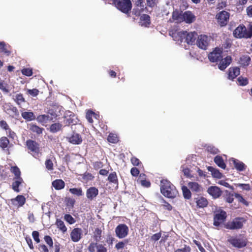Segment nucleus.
<instances>
[{"label": "nucleus", "mask_w": 252, "mask_h": 252, "mask_svg": "<svg viewBox=\"0 0 252 252\" xmlns=\"http://www.w3.org/2000/svg\"><path fill=\"white\" fill-rule=\"evenodd\" d=\"M160 192L168 198H173L177 194L175 187L167 180H162L160 183Z\"/></svg>", "instance_id": "f257e3e1"}, {"label": "nucleus", "mask_w": 252, "mask_h": 252, "mask_svg": "<svg viewBox=\"0 0 252 252\" xmlns=\"http://www.w3.org/2000/svg\"><path fill=\"white\" fill-rule=\"evenodd\" d=\"M233 35L238 38H251L252 37V24H250L247 28L244 25H240L234 31Z\"/></svg>", "instance_id": "f03ea898"}, {"label": "nucleus", "mask_w": 252, "mask_h": 252, "mask_svg": "<svg viewBox=\"0 0 252 252\" xmlns=\"http://www.w3.org/2000/svg\"><path fill=\"white\" fill-rule=\"evenodd\" d=\"M115 6L121 12L125 14H129L132 8V3L130 0H113Z\"/></svg>", "instance_id": "7ed1b4c3"}, {"label": "nucleus", "mask_w": 252, "mask_h": 252, "mask_svg": "<svg viewBox=\"0 0 252 252\" xmlns=\"http://www.w3.org/2000/svg\"><path fill=\"white\" fill-rule=\"evenodd\" d=\"M244 221L245 220L243 218H236L232 221H228L225 224V227L231 230L239 229L243 227Z\"/></svg>", "instance_id": "20e7f679"}, {"label": "nucleus", "mask_w": 252, "mask_h": 252, "mask_svg": "<svg viewBox=\"0 0 252 252\" xmlns=\"http://www.w3.org/2000/svg\"><path fill=\"white\" fill-rule=\"evenodd\" d=\"M230 17L229 12L223 10L216 15L217 22L220 27L225 26L228 23Z\"/></svg>", "instance_id": "39448f33"}, {"label": "nucleus", "mask_w": 252, "mask_h": 252, "mask_svg": "<svg viewBox=\"0 0 252 252\" xmlns=\"http://www.w3.org/2000/svg\"><path fill=\"white\" fill-rule=\"evenodd\" d=\"M26 146L28 149L32 153L34 157L38 156L40 148L39 145L36 141L32 140H28L26 141Z\"/></svg>", "instance_id": "423d86ee"}, {"label": "nucleus", "mask_w": 252, "mask_h": 252, "mask_svg": "<svg viewBox=\"0 0 252 252\" xmlns=\"http://www.w3.org/2000/svg\"><path fill=\"white\" fill-rule=\"evenodd\" d=\"M129 229L125 224H120L115 228V233L120 239L125 238L128 233Z\"/></svg>", "instance_id": "0eeeda50"}, {"label": "nucleus", "mask_w": 252, "mask_h": 252, "mask_svg": "<svg viewBox=\"0 0 252 252\" xmlns=\"http://www.w3.org/2000/svg\"><path fill=\"white\" fill-rule=\"evenodd\" d=\"M222 51L219 48H216L212 52L208 55L209 61L212 63H216L220 61L222 56Z\"/></svg>", "instance_id": "6e6552de"}, {"label": "nucleus", "mask_w": 252, "mask_h": 252, "mask_svg": "<svg viewBox=\"0 0 252 252\" xmlns=\"http://www.w3.org/2000/svg\"><path fill=\"white\" fill-rule=\"evenodd\" d=\"M227 217L226 213L223 210H221L216 213L214 217L213 224L215 226H219L222 223L226 220Z\"/></svg>", "instance_id": "1a4fd4ad"}, {"label": "nucleus", "mask_w": 252, "mask_h": 252, "mask_svg": "<svg viewBox=\"0 0 252 252\" xmlns=\"http://www.w3.org/2000/svg\"><path fill=\"white\" fill-rule=\"evenodd\" d=\"M210 40V38L208 36L200 35L198 36L196 44L199 48L206 50L209 44Z\"/></svg>", "instance_id": "9d476101"}, {"label": "nucleus", "mask_w": 252, "mask_h": 252, "mask_svg": "<svg viewBox=\"0 0 252 252\" xmlns=\"http://www.w3.org/2000/svg\"><path fill=\"white\" fill-rule=\"evenodd\" d=\"M228 241L234 247L239 248L244 247L247 245L246 239L243 238L231 237Z\"/></svg>", "instance_id": "9b49d317"}, {"label": "nucleus", "mask_w": 252, "mask_h": 252, "mask_svg": "<svg viewBox=\"0 0 252 252\" xmlns=\"http://www.w3.org/2000/svg\"><path fill=\"white\" fill-rule=\"evenodd\" d=\"M207 192L214 199L219 198L222 194V191L217 186L209 187Z\"/></svg>", "instance_id": "f8f14e48"}, {"label": "nucleus", "mask_w": 252, "mask_h": 252, "mask_svg": "<svg viewBox=\"0 0 252 252\" xmlns=\"http://www.w3.org/2000/svg\"><path fill=\"white\" fill-rule=\"evenodd\" d=\"M135 4L136 7L133 9L132 12L135 15L138 16L146 8L144 0H137Z\"/></svg>", "instance_id": "ddd939ff"}, {"label": "nucleus", "mask_w": 252, "mask_h": 252, "mask_svg": "<svg viewBox=\"0 0 252 252\" xmlns=\"http://www.w3.org/2000/svg\"><path fill=\"white\" fill-rule=\"evenodd\" d=\"M98 189L94 187H90L86 190V196L87 199L89 201L94 200L98 195Z\"/></svg>", "instance_id": "4468645a"}, {"label": "nucleus", "mask_w": 252, "mask_h": 252, "mask_svg": "<svg viewBox=\"0 0 252 252\" xmlns=\"http://www.w3.org/2000/svg\"><path fill=\"white\" fill-rule=\"evenodd\" d=\"M251 61V58L249 55H243L240 57L238 63L241 67L246 68L250 64Z\"/></svg>", "instance_id": "2eb2a0df"}, {"label": "nucleus", "mask_w": 252, "mask_h": 252, "mask_svg": "<svg viewBox=\"0 0 252 252\" xmlns=\"http://www.w3.org/2000/svg\"><path fill=\"white\" fill-rule=\"evenodd\" d=\"M90 252H94L96 249L97 252H106V248L102 244L92 243L89 247Z\"/></svg>", "instance_id": "dca6fc26"}, {"label": "nucleus", "mask_w": 252, "mask_h": 252, "mask_svg": "<svg viewBox=\"0 0 252 252\" xmlns=\"http://www.w3.org/2000/svg\"><path fill=\"white\" fill-rule=\"evenodd\" d=\"M82 233V229L80 228H74L70 233V237L72 241L77 242L79 241Z\"/></svg>", "instance_id": "f3484780"}, {"label": "nucleus", "mask_w": 252, "mask_h": 252, "mask_svg": "<svg viewBox=\"0 0 252 252\" xmlns=\"http://www.w3.org/2000/svg\"><path fill=\"white\" fill-rule=\"evenodd\" d=\"M183 22L185 21L186 23L190 24L195 20V16L190 11H186L183 13L182 16Z\"/></svg>", "instance_id": "a211bd4d"}, {"label": "nucleus", "mask_w": 252, "mask_h": 252, "mask_svg": "<svg viewBox=\"0 0 252 252\" xmlns=\"http://www.w3.org/2000/svg\"><path fill=\"white\" fill-rule=\"evenodd\" d=\"M188 186L193 192L200 193L203 191L202 186L196 182H189Z\"/></svg>", "instance_id": "6ab92c4d"}, {"label": "nucleus", "mask_w": 252, "mask_h": 252, "mask_svg": "<svg viewBox=\"0 0 252 252\" xmlns=\"http://www.w3.org/2000/svg\"><path fill=\"white\" fill-rule=\"evenodd\" d=\"M228 79L233 80L240 73V69L238 67H230L228 71Z\"/></svg>", "instance_id": "aec40b11"}, {"label": "nucleus", "mask_w": 252, "mask_h": 252, "mask_svg": "<svg viewBox=\"0 0 252 252\" xmlns=\"http://www.w3.org/2000/svg\"><path fill=\"white\" fill-rule=\"evenodd\" d=\"M219 64V68L221 70H224L231 63L232 58L230 56H227L225 58L220 60Z\"/></svg>", "instance_id": "412c9836"}, {"label": "nucleus", "mask_w": 252, "mask_h": 252, "mask_svg": "<svg viewBox=\"0 0 252 252\" xmlns=\"http://www.w3.org/2000/svg\"><path fill=\"white\" fill-rule=\"evenodd\" d=\"M68 141L70 143L78 145L82 143V138L79 134L74 132L71 136L68 138Z\"/></svg>", "instance_id": "4be33fe9"}, {"label": "nucleus", "mask_w": 252, "mask_h": 252, "mask_svg": "<svg viewBox=\"0 0 252 252\" xmlns=\"http://www.w3.org/2000/svg\"><path fill=\"white\" fill-rule=\"evenodd\" d=\"M196 206L198 208H204L207 206L208 201L203 196H199L195 198Z\"/></svg>", "instance_id": "5701e85b"}, {"label": "nucleus", "mask_w": 252, "mask_h": 252, "mask_svg": "<svg viewBox=\"0 0 252 252\" xmlns=\"http://www.w3.org/2000/svg\"><path fill=\"white\" fill-rule=\"evenodd\" d=\"M183 13L177 10H174L172 13V18L176 23H180L183 22Z\"/></svg>", "instance_id": "b1692460"}, {"label": "nucleus", "mask_w": 252, "mask_h": 252, "mask_svg": "<svg viewBox=\"0 0 252 252\" xmlns=\"http://www.w3.org/2000/svg\"><path fill=\"white\" fill-rule=\"evenodd\" d=\"M186 42L188 44H193L196 39L197 34L195 32H187Z\"/></svg>", "instance_id": "393cba45"}, {"label": "nucleus", "mask_w": 252, "mask_h": 252, "mask_svg": "<svg viewBox=\"0 0 252 252\" xmlns=\"http://www.w3.org/2000/svg\"><path fill=\"white\" fill-rule=\"evenodd\" d=\"M0 51L7 56H9L11 53L10 46L3 41L0 42Z\"/></svg>", "instance_id": "a878e982"}, {"label": "nucleus", "mask_w": 252, "mask_h": 252, "mask_svg": "<svg viewBox=\"0 0 252 252\" xmlns=\"http://www.w3.org/2000/svg\"><path fill=\"white\" fill-rule=\"evenodd\" d=\"M233 163L234 165L235 168L239 171H244L246 168L245 164L241 161L234 158H232V160Z\"/></svg>", "instance_id": "bb28decb"}, {"label": "nucleus", "mask_w": 252, "mask_h": 252, "mask_svg": "<svg viewBox=\"0 0 252 252\" xmlns=\"http://www.w3.org/2000/svg\"><path fill=\"white\" fill-rule=\"evenodd\" d=\"M52 186L56 190H61L63 189L65 187V183L62 179H56L52 183Z\"/></svg>", "instance_id": "cd10ccee"}, {"label": "nucleus", "mask_w": 252, "mask_h": 252, "mask_svg": "<svg viewBox=\"0 0 252 252\" xmlns=\"http://www.w3.org/2000/svg\"><path fill=\"white\" fill-rule=\"evenodd\" d=\"M14 181L12 184V189L16 192H19L20 189H19L20 185L24 182L23 179L21 178H14Z\"/></svg>", "instance_id": "c85d7f7f"}, {"label": "nucleus", "mask_w": 252, "mask_h": 252, "mask_svg": "<svg viewBox=\"0 0 252 252\" xmlns=\"http://www.w3.org/2000/svg\"><path fill=\"white\" fill-rule=\"evenodd\" d=\"M214 162L220 168L224 169L226 167L225 163L220 156L217 155L214 158Z\"/></svg>", "instance_id": "c756f323"}, {"label": "nucleus", "mask_w": 252, "mask_h": 252, "mask_svg": "<svg viewBox=\"0 0 252 252\" xmlns=\"http://www.w3.org/2000/svg\"><path fill=\"white\" fill-rule=\"evenodd\" d=\"M12 201H16L18 207H21L26 203V198L22 195H18L15 198L12 199Z\"/></svg>", "instance_id": "7c9ffc66"}, {"label": "nucleus", "mask_w": 252, "mask_h": 252, "mask_svg": "<svg viewBox=\"0 0 252 252\" xmlns=\"http://www.w3.org/2000/svg\"><path fill=\"white\" fill-rule=\"evenodd\" d=\"M108 180L109 183H113L116 186V187H118V179L115 172H112L109 175Z\"/></svg>", "instance_id": "2f4dec72"}, {"label": "nucleus", "mask_w": 252, "mask_h": 252, "mask_svg": "<svg viewBox=\"0 0 252 252\" xmlns=\"http://www.w3.org/2000/svg\"><path fill=\"white\" fill-rule=\"evenodd\" d=\"M181 189L184 197L186 199H190L191 197V190L189 188L188 186H183Z\"/></svg>", "instance_id": "473e14b6"}, {"label": "nucleus", "mask_w": 252, "mask_h": 252, "mask_svg": "<svg viewBox=\"0 0 252 252\" xmlns=\"http://www.w3.org/2000/svg\"><path fill=\"white\" fill-rule=\"evenodd\" d=\"M142 25L148 27L151 24L150 17L147 14H143L140 18Z\"/></svg>", "instance_id": "72a5a7b5"}, {"label": "nucleus", "mask_w": 252, "mask_h": 252, "mask_svg": "<svg viewBox=\"0 0 252 252\" xmlns=\"http://www.w3.org/2000/svg\"><path fill=\"white\" fill-rule=\"evenodd\" d=\"M22 117L28 121L33 120L35 118L33 113L32 112H24L22 113Z\"/></svg>", "instance_id": "f704fd0d"}, {"label": "nucleus", "mask_w": 252, "mask_h": 252, "mask_svg": "<svg viewBox=\"0 0 252 252\" xmlns=\"http://www.w3.org/2000/svg\"><path fill=\"white\" fill-rule=\"evenodd\" d=\"M56 225L57 227L62 231L63 233L67 231V228L65 226L63 221L61 219H57L56 221Z\"/></svg>", "instance_id": "c9c22d12"}, {"label": "nucleus", "mask_w": 252, "mask_h": 252, "mask_svg": "<svg viewBox=\"0 0 252 252\" xmlns=\"http://www.w3.org/2000/svg\"><path fill=\"white\" fill-rule=\"evenodd\" d=\"M145 175L144 174H141L139 176V179H143L144 178ZM139 182L141 185L146 188H149L151 186V183L149 181L146 180L145 179H139Z\"/></svg>", "instance_id": "e433bc0d"}, {"label": "nucleus", "mask_w": 252, "mask_h": 252, "mask_svg": "<svg viewBox=\"0 0 252 252\" xmlns=\"http://www.w3.org/2000/svg\"><path fill=\"white\" fill-rule=\"evenodd\" d=\"M62 127V125L60 123L53 124L50 126V130L53 133H56L60 131Z\"/></svg>", "instance_id": "4c0bfd02"}, {"label": "nucleus", "mask_w": 252, "mask_h": 252, "mask_svg": "<svg viewBox=\"0 0 252 252\" xmlns=\"http://www.w3.org/2000/svg\"><path fill=\"white\" fill-rule=\"evenodd\" d=\"M181 169L182 170V172L184 173V175L186 177L188 178L191 179L193 177V175H192L190 173L191 171L189 168H188L187 166L183 165L181 166Z\"/></svg>", "instance_id": "58836bf2"}, {"label": "nucleus", "mask_w": 252, "mask_h": 252, "mask_svg": "<svg viewBox=\"0 0 252 252\" xmlns=\"http://www.w3.org/2000/svg\"><path fill=\"white\" fill-rule=\"evenodd\" d=\"M234 194L231 193L228 190H226L225 195L224 196V199L226 202L228 203H231L234 200Z\"/></svg>", "instance_id": "ea45409f"}, {"label": "nucleus", "mask_w": 252, "mask_h": 252, "mask_svg": "<svg viewBox=\"0 0 252 252\" xmlns=\"http://www.w3.org/2000/svg\"><path fill=\"white\" fill-rule=\"evenodd\" d=\"M30 129L33 132H35L38 134H40L42 133L44 128L40 127L35 125L31 124L30 125Z\"/></svg>", "instance_id": "a19ab883"}, {"label": "nucleus", "mask_w": 252, "mask_h": 252, "mask_svg": "<svg viewBox=\"0 0 252 252\" xmlns=\"http://www.w3.org/2000/svg\"><path fill=\"white\" fill-rule=\"evenodd\" d=\"M10 171L12 173L14 174V178H21V173L20 169L17 166H11Z\"/></svg>", "instance_id": "79ce46f5"}, {"label": "nucleus", "mask_w": 252, "mask_h": 252, "mask_svg": "<svg viewBox=\"0 0 252 252\" xmlns=\"http://www.w3.org/2000/svg\"><path fill=\"white\" fill-rule=\"evenodd\" d=\"M52 119L49 115H41L37 117V120L41 123H47Z\"/></svg>", "instance_id": "37998d69"}, {"label": "nucleus", "mask_w": 252, "mask_h": 252, "mask_svg": "<svg viewBox=\"0 0 252 252\" xmlns=\"http://www.w3.org/2000/svg\"><path fill=\"white\" fill-rule=\"evenodd\" d=\"M234 196L237 199L239 202L242 203L246 206H249V202L246 200L240 194L235 193Z\"/></svg>", "instance_id": "c03bdc74"}, {"label": "nucleus", "mask_w": 252, "mask_h": 252, "mask_svg": "<svg viewBox=\"0 0 252 252\" xmlns=\"http://www.w3.org/2000/svg\"><path fill=\"white\" fill-rule=\"evenodd\" d=\"M107 140L111 143L115 144L119 141V138L116 134L111 133L109 134Z\"/></svg>", "instance_id": "a18cd8bd"}, {"label": "nucleus", "mask_w": 252, "mask_h": 252, "mask_svg": "<svg viewBox=\"0 0 252 252\" xmlns=\"http://www.w3.org/2000/svg\"><path fill=\"white\" fill-rule=\"evenodd\" d=\"M69 192L72 194L76 195L78 196H82L83 194L82 189L79 188H71L69 190Z\"/></svg>", "instance_id": "49530a36"}, {"label": "nucleus", "mask_w": 252, "mask_h": 252, "mask_svg": "<svg viewBox=\"0 0 252 252\" xmlns=\"http://www.w3.org/2000/svg\"><path fill=\"white\" fill-rule=\"evenodd\" d=\"M9 143V141L6 137H2L0 139V147L4 149L7 148Z\"/></svg>", "instance_id": "de8ad7c7"}, {"label": "nucleus", "mask_w": 252, "mask_h": 252, "mask_svg": "<svg viewBox=\"0 0 252 252\" xmlns=\"http://www.w3.org/2000/svg\"><path fill=\"white\" fill-rule=\"evenodd\" d=\"M102 231L99 228H96L94 232V239L96 241H99L101 240Z\"/></svg>", "instance_id": "09e8293b"}, {"label": "nucleus", "mask_w": 252, "mask_h": 252, "mask_svg": "<svg viewBox=\"0 0 252 252\" xmlns=\"http://www.w3.org/2000/svg\"><path fill=\"white\" fill-rule=\"evenodd\" d=\"M186 35H187V31H181L178 32L177 33V35L179 37V39H177L178 41H180L181 42H186Z\"/></svg>", "instance_id": "8fccbe9b"}, {"label": "nucleus", "mask_w": 252, "mask_h": 252, "mask_svg": "<svg viewBox=\"0 0 252 252\" xmlns=\"http://www.w3.org/2000/svg\"><path fill=\"white\" fill-rule=\"evenodd\" d=\"M208 170L212 173L213 176L215 178H220L221 177V174L218 170L211 166L208 167Z\"/></svg>", "instance_id": "3c124183"}, {"label": "nucleus", "mask_w": 252, "mask_h": 252, "mask_svg": "<svg viewBox=\"0 0 252 252\" xmlns=\"http://www.w3.org/2000/svg\"><path fill=\"white\" fill-rule=\"evenodd\" d=\"M14 100L19 105L25 101V98H24L23 94H16L15 98H14Z\"/></svg>", "instance_id": "603ef678"}, {"label": "nucleus", "mask_w": 252, "mask_h": 252, "mask_svg": "<svg viewBox=\"0 0 252 252\" xmlns=\"http://www.w3.org/2000/svg\"><path fill=\"white\" fill-rule=\"evenodd\" d=\"M95 115L94 112L92 110H89L86 112V117L88 121L90 123H93V116Z\"/></svg>", "instance_id": "864d4df0"}, {"label": "nucleus", "mask_w": 252, "mask_h": 252, "mask_svg": "<svg viewBox=\"0 0 252 252\" xmlns=\"http://www.w3.org/2000/svg\"><path fill=\"white\" fill-rule=\"evenodd\" d=\"M237 81L240 86H246L249 83V80L247 78L243 77L241 76L237 79Z\"/></svg>", "instance_id": "5fc2aeb1"}, {"label": "nucleus", "mask_w": 252, "mask_h": 252, "mask_svg": "<svg viewBox=\"0 0 252 252\" xmlns=\"http://www.w3.org/2000/svg\"><path fill=\"white\" fill-rule=\"evenodd\" d=\"M64 220L69 224H72L75 222V220L70 214H65L64 216Z\"/></svg>", "instance_id": "6e6d98bb"}, {"label": "nucleus", "mask_w": 252, "mask_h": 252, "mask_svg": "<svg viewBox=\"0 0 252 252\" xmlns=\"http://www.w3.org/2000/svg\"><path fill=\"white\" fill-rule=\"evenodd\" d=\"M21 72L23 75L28 77L31 76L33 74L32 69L30 68H23L22 69Z\"/></svg>", "instance_id": "4d7b16f0"}, {"label": "nucleus", "mask_w": 252, "mask_h": 252, "mask_svg": "<svg viewBox=\"0 0 252 252\" xmlns=\"http://www.w3.org/2000/svg\"><path fill=\"white\" fill-rule=\"evenodd\" d=\"M44 240L46 243L49 246V248L50 249L53 247V242L52 238L49 235H46L44 237Z\"/></svg>", "instance_id": "13d9d810"}, {"label": "nucleus", "mask_w": 252, "mask_h": 252, "mask_svg": "<svg viewBox=\"0 0 252 252\" xmlns=\"http://www.w3.org/2000/svg\"><path fill=\"white\" fill-rule=\"evenodd\" d=\"M130 161L131 163L134 166H140L141 165H142L141 162L139 160V159L135 157H132L131 158Z\"/></svg>", "instance_id": "bf43d9fd"}, {"label": "nucleus", "mask_w": 252, "mask_h": 252, "mask_svg": "<svg viewBox=\"0 0 252 252\" xmlns=\"http://www.w3.org/2000/svg\"><path fill=\"white\" fill-rule=\"evenodd\" d=\"M236 186L240 187L243 190L249 191L251 189L250 185L248 184H237Z\"/></svg>", "instance_id": "052dcab7"}, {"label": "nucleus", "mask_w": 252, "mask_h": 252, "mask_svg": "<svg viewBox=\"0 0 252 252\" xmlns=\"http://www.w3.org/2000/svg\"><path fill=\"white\" fill-rule=\"evenodd\" d=\"M46 168L48 170H52L53 169V163L50 159H47L45 163Z\"/></svg>", "instance_id": "680f3d73"}, {"label": "nucleus", "mask_w": 252, "mask_h": 252, "mask_svg": "<svg viewBox=\"0 0 252 252\" xmlns=\"http://www.w3.org/2000/svg\"><path fill=\"white\" fill-rule=\"evenodd\" d=\"M82 177H83V179L86 180L87 181L93 180L94 178V177L93 176V175L91 173H88V172H85L83 175Z\"/></svg>", "instance_id": "e2e57ef3"}, {"label": "nucleus", "mask_w": 252, "mask_h": 252, "mask_svg": "<svg viewBox=\"0 0 252 252\" xmlns=\"http://www.w3.org/2000/svg\"><path fill=\"white\" fill-rule=\"evenodd\" d=\"M9 110L12 112L13 117H18L19 116V113L16 107L11 106Z\"/></svg>", "instance_id": "0e129e2a"}, {"label": "nucleus", "mask_w": 252, "mask_h": 252, "mask_svg": "<svg viewBox=\"0 0 252 252\" xmlns=\"http://www.w3.org/2000/svg\"><path fill=\"white\" fill-rule=\"evenodd\" d=\"M0 89L4 93H9V90L8 89V85L6 84H4L2 82H0Z\"/></svg>", "instance_id": "69168bd1"}, {"label": "nucleus", "mask_w": 252, "mask_h": 252, "mask_svg": "<svg viewBox=\"0 0 252 252\" xmlns=\"http://www.w3.org/2000/svg\"><path fill=\"white\" fill-rule=\"evenodd\" d=\"M28 94L32 96H36L39 94V90L37 89H33L32 90H28Z\"/></svg>", "instance_id": "338daca9"}, {"label": "nucleus", "mask_w": 252, "mask_h": 252, "mask_svg": "<svg viewBox=\"0 0 252 252\" xmlns=\"http://www.w3.org/2000/svg\"><path fill=\"white\" fill-rule=\"evenodd\" d=\"M39 235V234L37 231H33L32 232V236L33 237V239L37 243H39L40 242Z\"/></svg>", "instance_id": "774afa93"}]
</instances>
